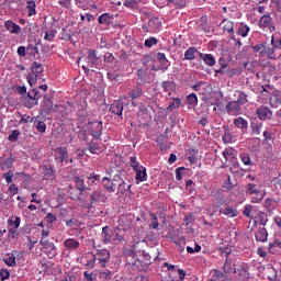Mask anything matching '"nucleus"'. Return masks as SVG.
I'll use <instances>...</instances> for the list:
<instances>
[{
  "instance_id": "f257e3e1",
  "label": "nucleus",
  "mask_w": 281,
  "mask_h": 281,
  "mask_svg": "<svg viewBox=\"0 0 281 281\" xmlns=\"http://www.w3.org/2000/svg\"><path fill=\"white\" fill-rule=\"evenodd\" d=\"M126 236V228L104 226L101 232V240L104 245H112V243H122Z\"/></svg>"
},
{
  "instance_id": "f03ea898",
  "label": "nucleus",
  "mask_w": 281,
  "mask_h": 281,
  "mask_svg": "<svg viewBox=\"0 0 281 281\" xmlns=\"http://www.w3.org/2000/svg\"><path fill=\"white\" fill-rule=\"evenodd\" d=\"M126 260H127V265H132L135 271H147L149 267V262L139 260L134 250H130Z\"/></svg>"
},
{
  "instance_id": "7ed1b4c3",
  "label": "nucleus",
  "mask_w": 281,
  "mask_h": 281,
  "mask_svg": "<svg viewBox=\"0 0 281 281\" xmlns=\"http://www.w3.org/2000/svg\"><path fill=\"white\" fill-rule=\"evenodd\" d=\"M104 122L102 121H89L88 122V131L93 139H100L102 137V131H104Z\"/></svg>"
},
{
  "instance_id": "20e7f679",
  "label": "nucleus",
  "mask_w": 281,
  "mask_h": 281,
  "mask_svg": "<svg viewBox=\"0 0 281 281\" xmlns=\"http://www.w3.org/2000/svg\"><path fill=\"white\" fill-rule=\"evenodd\" d=\"M41 168L43 170L44 181H54V179H56V168H54V165L49 164V161L44 160Z\"/></svg>"
},
{
  "instance_id": "39448f33",
  "label": "nucleus",
  "mask_w": 281,
  "mask_h": 281,
  "mask_svg": "<svg viewBox=\"0 0 281 281\" xmlns=\"http://www.w3.org/2000/svg\"><path fill=\"white\" fill-rule=\"evenodd\" d=\"M131 99L132 106H137V100L138 98H142L144 95V86H142L140 82H137L128 92L127 94Z\"/></svg>"
},
{
  "instance_id": "423d86ee",
  "label": "nucleus",
  "mask_w": 281,
  "mask_h": 281,
  "mask_svg": "<svg viewBox=\"0 0 281 281\" xmlns=\"http://www.w3.org/2000/svg\"><path fill=\"white\" fill-rule=\"evenodd\" d=\"M104 201H106V195H104V193H102V191L100 189L94 190L90 194L88 210H93V207H95V205H98V203H100V202L104 203Z\"/></svg>"
},
{
  "instance_id": "0eeeda50",
  "label": "nucleus",
  "mask_w": 281,
  "mask_h": 281,
  "mask_svg": "<svg viewBox=\"0 0 281 281\" xmlns=\"http://www.w3.org/2000/svg\"><path fill=\"white\" fill-rule=\"evenodd\" d=\"M38 43H41V41L36 37L29 42V45L26 46V56H29V58L38 60V56H41V54L38 53Z\"/></svg>"
},
{
  "instance_id": "6e6552de",
  "label": "nucleus",
  "mask_w": 281,
  "mask_h": 281,
  "mask_svg": "<svg viewBox=\"0 0 281 281\" xmlns=\"http://www.w3.org/2000/svg\"><path fill=\"white\" fill-rule=\"evenodd\" d=\"M259 27L263 30V32H276V25H273L271 15H262L259 20Z\"/></svg>"
},
{
  "instance_id": "1a4fd4ad",
  "label": "nucleus",
  "mask_w": 281,
  "mask_h": 281,
  "mask_svg": "<svg viewBox=\"0 0 281 281\" xmlns=\"http://www.w3.org/2000/svg\"><path fill=\"white\" fill-rule=\"evenodd\" d=\"M234 25H236L234 21L227 18H223L218 26L221 27L223 34H228V36H234V34H236V31H234Z\"/></svg>"
},
{
  "instance_id": "9d476101",
  "label": "nucleus",
  "mask_w": 281,
  "mask_h": 281,
  "mask_svg": "<svg viewBox=\"0 0 281 281\" xmlns=\"http://www.w3.org/2000/svg\"><path fill=\"white\" fill-rule=\"evenodd\" d=\"M55 161H59V164H69V151L67 147H56L54 150Z\"/></svg>"
},
{
  "instance_id": "9b49d317",
  "label": "nucleus",
  "mask_w": 281,
  "mask_h": 281,
  "mask_svg": "<svg viewBox=\"0 0 281 281\" xmlns=\"http://www.w3.org/2000/svg\"><path fill=\"white\" fill-rule=\"evenodd\" d=\"M94 258L98 260L101 267H106V265H109L111 261V251H109V249H99L97 250Z\"/></svg>"
},
{
  "instance_id": "f8f14e48",
  "label": "nucleus",
  "mask_w": 281,
  "mask_h": 281,
  "mask_svg": "<svg viewBox=\"0 0 281 281\" xmlns=\"http://www.w3.org/2000/svg\"><path fill=\"white\" fill-rule=\"evenodd\" d=\"M156 60L160 64L157 68L155 66L151 67V71H166L170 67V61L166 58V54L157 53Z\"/></svg>"
},
{
  "instance_id": "ddd939ff",
  "label": "nucleus",
  "mask_w": 281,
  "mask_h": 281,
  "mask_svg": "<svg viewBox=\"0 0 281 281\" xmlns=\"http://www.w3.org/2000/svg\"><path fill=\"white\" fill-rule=\"evenodd\" d=\"M161 27V21L157 16H150L148 18V23L147 25H143V30L145 32H157Z\"/></svg>"
},
{
  "instance_id": "4468645a",
  "label": "nucleus",
  "mask_w": 281,
  "mask_h": 281,
  "mask_svg": "<svg viewBox=\"0 0 281 281\" xmlns=\"http://www.w3.org/2000/svg\"><path fill=\"white\" fill-rule=\"evenodd\" d=\"M109 111L112 113V115H116V117L124 120V116L122 115V113H124V102L114 101L112 104H110Z\"/></svg>"
},
{
  "instance_id": "2eb2a0df",
  "label": "nucleus",
  "mask_w": 281,
  "mask_h": 281,
  "mask_svg": "<svg viewBox=\"0 0 281 281\" xmlns=\"http://www.w3.org/2000/svg\"><path fill=\"white\" fill-rule=\"evenodd\" d=\"M276 47H269L268 44L263 45V50L260 52V58H268V60H277L278 55L276 54Z\"/></svg>"
},
{
  "instance_id": "dca6fc26",
  "label": "nucleus",
  "mask_w": 281,
  "mask_h": 281,
  "mask_svg": "<svg viewBox=\"0 0 281 281\" xmlns=\"http://www.w3.org/2000/svg\"><path fill=\"white\" fill-rule=\"evenodd\" d=\"M226 113L228 115H240L243 108L236 101H231L226 104Z\"/></svg>"
},
{
  "instance_id": "f3484780",
  "label": "nucleus",
  "mask_w": 281,
  "mask_h": 281,
  "mask_svg": "<svg viewBox=\"0 0 281 281\" xmlns=\"http://www.w3.org/2000/svg\"><path fill=\"white\" fill-rule=\"evenodd\" d=\"M268 97H269L270 106L272 109H278V106H280L281 104V92L276 90V91H272L270 94H268Z\"/></svg>"
},
{
  "instance_id": "a211bd4d",
  "label": "nucleus",
  "mask_w": 281,
  "mask_h": 281,
  "mask_svg": "<svg viewBox=\"0 0 281 281\" xmlns=\"http://www.w3.org/2000/svg\"><path fill=\"white\" fill-rule=\"evenodd\" d=\"M233 124L236 128H239L241 133H247V131H249V122L243 116L234 119Z\"/></svg>"
},
{
  "instance_id": "6ab92c4d",
  "label": "nucleus",
  "mask_w": 281,
  "mask_h": 281,
  "mask_svg": "<svg viewBox=\"0 0 281 281\" xmlns=\"http://www.w3.org/2000/svg\"><path fill=\"white\" fill-rule=\"evenodd\" d=\"M115 181H117V176H115L112 181L111 179H109V177H104L102 179V184L104 190L109 193L115 192V188H117V184L115 183Z\"/></svg>"
},
{
  "instance_id": "aec40b11",
  "label": "nucleus",
  "mask_w": 281,
  "mask_h": 281,
  "mask_svg": "<svg viewBox=\"0 0 281 281\" xmlns=\"http://www.w3.org/2000/svg\"><path fill=\"white\" fill-rule=\"evenodd\" d=\"M72 181L75 183L76 190L79 192H87V190H91V188L87 187L85 183V178L80 176H74Z\"/></svg>"
},
{
  "instance_id": "412c9836",
  "label": "nucleus",
  "mask_w": 281,
  "mask_h": 281,
  "mask_svg": "<svg viewBox=\"0 0 281 281\" xmlns=\"http://www.w3.org/2000/svg\"><path fill=\"white\" fill-rule=\"evenodd\" d=\"M82 260H83V267H86V269H93V267H95L97 259L93 252L86 254Z\"/></svg>"
},
{
  "instance_id": "4be33fe9",
  "label": "nucleus",
  "mask_w": 281,
  "mask_h": 281,
  "mask_svg": "<svg viewBox=\"0 0 281 281\" xmlns=\"http://www.w3.org/2000/svg\"><path fill=\"white\" fill-rule=\"evenodd\" d=\"M160 87L165 91V93H168V95H172V91L177 90V82H175V80L162 81L160 83Z\"/></svg>"
},
{
  "instance_id": "5701e85b",
  "label": "nucleus",
  "mask_w": 281,
  "mask_h": 281,
  "mask_svg": "<svg viewBox=\"0 0 281 281\" xmlns=\"http://www.w3.org/2000/svg\"><path fill=\"white\" fill-rule=\"evenodd\" d=\"M42 111L45 115H52V111H54V101L50 98L44 95Z\"/></svg>"
},
{
  "instance_id": "b1692460",
  "label": "nucleus",
  "mask_w": 281,
  "mask_h": 281,
  "mask_svg": "<svg viewBox=\"0 0 281 281\" xmlns=\"http://www.w3.org/2000/svg\"><path fill=\"white\" fill-rule=\"evenodd\" d=\"M199 57L203 60L206 67H214V65H216V57L212 54L199 53Z\"/></svg>"
},
{
  "instance_id": "393cba45",
  "label": "nucleus",
  "mask_w": 281,
  "mask_h": 281,
  "mask_svg": "<svg viewBox=\"0 0 281 281\" xmlns=\"http://www.w3.org/2000/svg\"><path fill=\"white\" fill-rule=\"evenodd\" d=\"M250 135H262V123L256 119L250 122Z\"/></svg>"
},
{
  "instance_id": "a878e982",
  "label": "nucleus",
  "mask_w": 281,
  "mask_h": 281,
  "mask_svg": "<svg viewBox=\"0 0 281 281\" xmlns=\"http://www.w3.org/2000/svg\"><path fill=\"white\" fill-rule=\"evenodd\" d=\"M211 104L214 106H221V100H223V92L221 90H216L210 93Z\"/></svg>"
},
{
  "instance_id": "bb28decb",
  "label": "nucleus",
  "mask_w": 281,
  "mask_h": 281,
  "mask_svg": "<svg viewBox=\"0 0 281 281\" xmlns=\"http://www.w3.org/2000/svg\"><path fill=\"white\" fill-rule=\"evenodd\" d=\"M134 172L136 173L135 179L136 181H147L148 173H146V167L140 166L134 169Z\"/></svg>"
},
{
  "instance_id": "cd10ccee",
  "label": "nucleus",
  "mask_w": 281,
  "mask_h": 281,
  "mask_svg": "<svg viewBox=\"0 0 281 281\" xmlns=\"http://www.w3.org/2000/svg\"><path fill=\"white\" fill-rule=\"evenodd\" d=\"M113 14L106 12V13H103L101 14L99 18H98V23L99 25H112L113 24Z\"/></svg>"
},
{
  "instance_id": "c85d7f7f",
  "label": "nucleus",
  "mask_w": 281,
  "mask_h": 281,
  "mask_svg": "<svg viewBox=\"0 0 281 281\" xmlns=\"http://www.w3.org/2000/svg\"><path fill=\"white\" fill-rule=\"evenodd\" d=\"M196 54H201L199 48L191 46L184 52V58L183 60H194L196 58Z\"/></svg>"
},
{
  "instance_id": "c756f323",
  "label": "nucleus",
  "mask_w": 281,
  "mask_h": 281,
  "mask_svg": "<svg viewBox=\"0 0 281 281\" xmlns=\"http://www.w3.org/2000/svg\"><path fill=\"white\" fill-rule=\"evenodd\" d=\"M198 27L201 32L210 34V24L207 23V15H202L198 21Z\"/></svg>"
},
{
  "instance_id": "7c9ffc66",
  "label": "nucleus",
  "mask_w": 281,
  "mask_h": 281,
  "mask_svg": "<svg viewBox=\"0 0 281 281\" xmlns=\"http://www.w3.org/2000/svg\"><path fill=\"white\" fill-rule=\"evenodd\" d=\"M249 32H251V27H249L245 22H240L237 27V35L241 36V38H247Z\"/></svg>"
},
{
  "instance_id": "2f4dec72",
  "label": "nucleus",
  "mask_w": 281,
  "mask_h": 281,
  "mask_svg": "<svg viewBox=\"0 0 281 281\" xmlns=\"http://www.w3.org/2000/svg\"><path fill=\"white\" fill-rule=\"evenodd\" d=\"M87 58H88L89 66L95 67V65H98V60H100V58L102 57L98 56V53L95 52V49H90Z\"/></svg>"
},
{
  "instance_id": "473e14b6",
  "label": "nucleus",
  "mask_w": 281,
  "mask_h": 281,
  "mask_svg": "<svg viewBox=\"0 0 281 281\" xmlns=\"http://www.w3.org/2000/svg\"><path fill=\"white\" fill-rule=\"evenodd\" d=\"M2 261L7 267H16V256L12 252H7L5 256L2 258Z\"/></svg>"
},
{
  "instance_id": "72a5a7b5",
  "label": "nucleus",
  "mask_w": 281,
  "mask_h": 281,
  "mask_svg": "<svg viewBox=\"0 0 281 281\" xmlns=\"http://www.w3.org/2000/svg\"><path fill=\"white\" fill-rule=\"evenodd\" d=\"M257 243H267L269 238V233L267 232V228L260 227L255 236Z\"/></svg>"
},
{
  "instance_id": "f704fd0d",
  "label": "nucleus",
  "mask_w": 281,
  "mask_h": 281,
  "mask_svg": "<svg viewBox=\"0 0 281 281\" xmlns=\"http://www.w3.org/2000/svg\"><path fill=\"white\" fill-rule=\"evenodd\" d=\"M4 27L11 34H20L21 33V26H19V24H16L12 21H5L4 22Z\"/></svg>"
},
{
  "instance_id": "c9c22d12",
  "label": "nucleus",
  "mask_w": 281,
  "mask_h": 281,
  "mask_svg": "<svg viewBox=\"0 0 281 281\" xmlns=\"http://www.w3.org/2000/svg\"><path fill=\"white\" fill-rule=\"evenodd\" d=\"M256 113L258 117L265 122V120H267V117H269V115H271L272 112L271 109L267 106H260L257 109Z\"/></svg>"
},
{
  "instance_id": "e433bc0d",
  "label": "nucleus",
  "mask_w": 281,
  "mask_h": 281,
  "mask_svg": "<svg viewBox=\"0 0 281 281\" xmlns=\"http://www.w3.org/2000/svg\"><path fill=\"white\" fill-rule=\"evenodd\" d=\"M40 245L44 247V249H52V258L56 256V245H54L53 241L46 240V239H41Z\"/></svg>"
},
{
  "instance_id": "4c0bfd02",
  "label": "nucleus",
  "mask_w": 281,
  "mask_h": 281,
  "mask_svg": "<svg viewBox=\"0 0 281 281\" xmlns=\"http://www.w3.org/2000/svg\"><path fill=\"white\" fill-rule=\"evenodd\" d=\"M212 196L217 202V205H225V196H223L222 190L212 191Z\"/></svg>"
},
{
  "instance_id": "58836bf2",
  "label": "nucleus",
  "mask_w": 281,
  "mask_h": 281,
  "mask_svg": "<svg viewBox=\"0 0 281 281\" xmlns=\"http://www.w3.org/2000/svg\"><path fill=\"white\" fill-rule=\"evenodd\" d=\"M220 214H224L225 216H231V218H234L235 216H238V211L234 209V206H226L225 210H220Z\"/></svg>"
},
{
  "instance_id": "ea45409f",
  "label": "nucleus",
  "mask_w": 281,
  "mask_h": 281,
  "mask_svg": "<svg viewBox=\"0 0 281 281\" xmlns=\"http://www.w3.org/2000/svg\"><path fill=\"white\" fill-rule=\"evenodd\" d=\"M31 71H33L35 76H41L45 71V68H43L42 64H38V61H33L31 64Z\"/></svg>"
},
{
  "instance_id": "a19ab883",
  "label": "nucleus",
  "mask_w": 281,
  "mask_h": 281,
  "mask_svg": "<svg viewBox=\"0 0 281 281\" xmlns=\"http://www.w3.org/2000/svg\"><path fill=\"white\" fill-rule=\"evenodd\" d=\"M263 207H265L266 212H268V214H271V212H273V210H276V201H273V199H271V198H267L265 200Z\"/></svg>"
},
{
  "instance_id": "79ce46f5",
  "label": "nucleus",
  "mask_w": 281,
  "mask_h": 281,
  "mask_svg": "<svg viewBox=\"0 0 281 281\" xmlns=\"http://www.w3.org/2000/svg\"><path fill=\"white\" fill-rule=\"evenodd\" d=\"M156 144L162 153L164 150H168V143H166V136L164 134L157 137Z\"/></svg>"
},
{
  "instance_id": "37998d69",
  "label": "nucleus",
  "mask_w": 281,
  "mask_h": 281,
  "mask_svg": "<svg viewBox=\"0 0 281 281\" xmlns=\"http://www.w3.org/2000/svg\"><path fill=\"white\" fill-rule=\"evenodd\" d=\"M64 246L66 249H78V247H80V241L74 238H68L64 241Z\"/></svg>"
},
{
  "instance_id": "c03bdc74",
  "label": "nucleus",
  "mask_w": 281,
  "mask_h": 281,
  "mask_svg": "<svg viewBox=\"0 0 281 281\" xmlns=\"http://www.w3.org/2000/svg\"><path fill=\"white\" fill-rule=\"evenodd\" d=\"M173 100L166 109L168 113H172L175 109H181V99L179 98H171Z\"/></svg>"
},
{
  "instance_id": "a18cd8bd",
  "label": "nucleus",
  "mask_w": 281,
  "mask_h": 281,
  "mask_svg": "<svg viewBox=\"0 0 281 281\" xmlns=\"http://www.w3.org/2000/svg\"><path fill=\"white\" fill-rule=\"evenodd\" d=\"M86 150H89L91 155H98L100 150V144L95 143L94 138L88 144Z\"/></svg>"
},
{
  "instance_id": "49530a36",
  "label": "nucleus",
  "mask_w": 281,
  "mask_h": 281,
  "mask_svg": "<svg viewBox=\"0 0 281 281\" xmlns=\"http://www.w3.org/2000/svg\"><path fill=\"white\" fill-rule=\"evenodd\" d=\"M26 10H27L29 16H34V15H36V1H34V0H29V1L26 2Z\"/></svg>"
},
{
  "instance_id": "de8ad7c7",
  "label": "nucleus",
  "mask_w": 281,
  "mask_h": 281,
  "mask_svg": "<svg viewBox=\"0 0 281 281\" xmlns=\"http://www.w3.org/2000/svg\"><path fill=\"white\" fill-rule=\"evenodd\" d=\"M14 218L15 220H13V217L8 218L7 225L11 228L19 229V227H21V217L15 216Z\"/></svg>"
},
{
  "instance_id": "09e8293b",
  "label": "nucleus",
  "mask_w": 281,
  "mask_h": 281,
  "mask_svg": "<svg viewBox=\"0 0 281 281\" xmlns=\"http://www.w3.org/2000/svg\"><path fill=\"white\" fill-rule=\"evenodd\" d=\"M150 216V224H149V229H159V218L157 217V214L149 212Z\"/></svg>"
},
{
  "instance_id": "8fccbe9b",
  "label": "nucleus",
  "mask_w": 281,
  "mask_h": 281,
  "mask_svg": "<svg viewBox=\"0 0 281 281\" xmlns=\"http://www.w3.org/2000/svg\"><path fill=\"white\" fill-rule=\"evenodd\" d=\"M88 179V186H98V183H100V175L98 173H90L89 177H87Z\"/></svg>"
},
{
  "instance_id": "3c124183",
  "label": "nucleus",
  "mask_w": 281,
  "mask_h": 281,
  "mask_svg": "<svg viewBox=\"0 0 281 281\" xmlns=\"http://www.w3.org/2000/svg\"><path fill=\"white\" fill-rule=\"evenodd\" d=\"M187 104H189V106H196V104H199V98L196 97V93L192 92L187 95Z\"/></svg>"
},
{
  "instance_id": "603ef678",
  "label": "nucleus",
  "mask_w": 281,
  "mask_h": 281,
  "mask_svg": "<svg viewBox=\"0 0 281 281\" xmlns=\"http://www.w3.org/2000/svg\"><path fill=\"white\" fill-rule=\"evenodd\" d=\"M116 181L119 183L117 190L120 194H126V181L124 179L120 178V176H116Z\"/></svg>"
},
{
  "instance_id": "864d4df0",
  "label": "nucleus",
  "mask_w": 281,
  "mask_h": 281,
  "mask_svg": "<svg viewBox=\"0 0 281 281\" xmlns=\"http://www.w3.org/2000/svg\"><path fill=\"white\" fill-rule=\"evenodd\" d=\"M265 45H267V41L261 42L256 45L251 44L250 49H252L254 54H259V58H260V52H262L265 49Z\"/></svg>"
},
{
  "instance_id": "5fc2aeb1",
  "label": "nucleus",
  "mask_w": 281,
  "mask_h": 281,
  "mask_svg": "<svg viewBox=\"0 0 281 281\" xmlns=\"http://www.w3.org/2000/svg\"><path fill=\"white\" fill-rule=\"evenodd\" d=\"M167 3H173V5H176V10H182V8H186L188 0H167Z\"/></svg>"
},
{
  "instance_id": "6e6d98bb",
  "label": "nucleus",
  "mask_w": 281,
  "mask_h": 281,
  "mask_svg": "<svg viewBox=\"0 0 281 281\" xmlns=\"http://www.w3.org/2000/svg\"><path fill=\"white\" fill-rule=\"evenodd\" d=\"M123 5L130 10H137V8H139V2L137 0H125Z\"/></svg>"
},
{
  "instance_id": "4d7b16f0",
  "label": "nucleus",
  "mask_w": 281,
  "mask_h": 281,
  "mask_svg": "<svg viewBox=\"0 0 281 281\" xmlns=\"http://www.w3.org/2000/svg\"><path fill=\"white\" fill-rule=\"evenodd\" d=\"M99 278L101 281H111L113 280V272H111L110 270L101 271L99 273Z\"/></svg>"
},
{
  "instance_id": "13d9d810",
  "label": "nucleus",
  "mask_w": 281,
  "mask_h": 281,
  "mask_svg": "<svg viewBox=\"0 0 281 281\" xmlns=\"http://www.w3.org/2000/svg\"><path fill=\"white\" fill-rule=\"evenodd\" d=\"M259 91L263 95H270V93H273V91H276V90H273V86L265 85V86H259Z\"/></svg>"
},
{
  "instance_id": "bf43d9fd",
  "label": "nucleus",
  "mask_w": 281,
  "mask_h": 281,
  "mask_svg": "<svg viewBox=\"0 0 281 281\" xmlns=\"http://www.w3.org/2000/svg\"><path fill=\"white\" fill-rule=\"evenodd\" d=\"M31 94L30 92L27 93V98H30V100H33L34 102H38V100H41V98H43V94H41V92L38 91V88H35L32 90Z\"/></svg>"
},
{
  "instance_id": "052dcab7",
  "label": "nucleus",
  "mask_w": 281,
  "mask_h": 281,
  "mask_svg": "<svg viewBox=\"0 0 281 281\" xmlns=\"http://www.w3.org/2000/svg\"><path fill=\"white\" fill-rule=\"evenodd\" d=\"M244 166H254V162L251 161V156H249L248 153H241L239 155Z\"/></svg>"
},
{
  "instance_id": "680f3d73",
  "label": "nucleus",
  "mask_w": 281,
  "mask_h": 281,
  "mask_svg": "<svg viewBox=\"0 0 281 281\" xmlns=\"http://www.w3.org/2000/svg\"><path fill=\"white\" fill-rule=\"evenodd\" d=\"M13 164H14L13 157L4 159L1 164V170H10V168H12Z\"/></svg>"
},
{
  "instance_id": "e2e57ef3",
  "label": "nucleus",
  "mask_w": 281,
  "mask_h": 281,
  "mask_svg": "<svg viewBox=\"0 0 281 281\" xmlns=\"http://www.w3.org/2000/svg\"><path fill=\"white\" fill-rule=\"evenodd\" d=\"M246 194H260V189H256L254 183H248L246 186Z\"/></svg>"
},
{
  "instance_id": "0e129e2a",
  "label": "nucleus",
  "mask_w": 281,
  "mask_h": 281,
  "mask_svg": "<svg viewBox=\"0 0 281 281\" xmlns=\"http://www.w3.org/2000/svg\"><path fill=\"white\" fill-rule=\"evenodd\" d=\"M106 76H108V80L113 81V80H117V78H120L121 72H120V70L113 69V70L108 71Z\"/></svg>"
},
{
  "instance_id": "69168bd1",
  "label": "nucleus",
  "mask_w": 281,
  "mask_h": 281,
  "mask_svg": "<svg viewBox=\"0 0 281 281\" xmlns=\"http://www.w3.org/2000/svg\"><path fill=\"white\" fill-rule=\"evenodd\" d=\"M35 128L38 131V133H45L47 131V124L43 121H35Z\"/></svg>"
},
{
  "instance_id": "338daca9",
  "label": "nucleus",
  "mask_w": 281,
  "mask_h": 281,
  "mask_svg": "<svg viewBox=\"0 0 281 281\" xmlns=\"http://www.w3.org/2000/svg\"><path fill=\"white\" fill-rule=\"evenodd\" d=\"M7 194H9V196L19 194V187L15 183L10 184Z\"/></svg>"
},
{
  "instance_id": "774afa93",
  "label": "nucleus",
  "mask_w": 281,
  "mask_h": 281,
  "mask_svg": "<svg viewBox=\"0 0 281 281\" xmlns=\"http://www.w3.org/2000/svg\"><path fill=\"white\" fill-rule=\"evenodd\" d=\"M271 46L274 47L276 49H281V34H280V37H276L272 35Z\"/></svg>"
}]
</instances>
